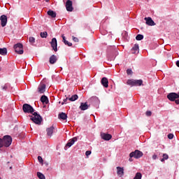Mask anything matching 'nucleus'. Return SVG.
I'll use <instances>...</instances> for the list:
<instances>
[{
    "label": "nucleus",
    "instance_id": "41",
    "mask_svg": "<svg viewBox=\"0 0 179 179\" xmlns=\"http://www.w3.org/2000/svg\"><path fill=\"white\" fill-rule=\"evenodd\" d=\"M173 138H174V135L173 134H169L168 135V138L169 139H173Z\"/></svg>",
    "mask_w": 179,
    "mask_h": 179
},
{
    "label": "nucleus",
    "instance_id": "19",
    "mask_svg": "<svg viewBox=\"0 0 179 179\" xmlns=\"http://www.w3.org/2000/svg\"><path fill=\"white\" fill-rule=\"evenodd\" d=\"M87 108H89V105H87V102L80 103V109L82 111H85V110H87Z\"/></svg>",
    "mask_w": 179,
    "mask_h": 179
},
{
    "label": "nucleus",
    "instance_id": "18",
    "mask_svg": "<svg viewBox=\"0 0 179 179\" xmlns=\"http://www.w3.org/2000/svg\"><path fill=\"white\" fill-rule=\"evenodd\" d=\"M38 92L41 94L45 92V84H41L38 87Z\"/></svg>",
    "mask_w": 179,
    "mask_h": 179
},
{
    "label": "nucleus",
    "instance_id": "37",
    "mask_svg": "<svg viewBox=\"0 0 179 179\" xmlns=\"http://www.w3.org/2000/svg\"><path fill=\"white\" fill-rule=\"evenodd\" d=\"M3 146H5L3 144V138H0V149L1 148H3Z\"/></svg>",
    "mask_w": 179,
    "mask_h": 179
},
{
    "label": "nucleus",
    "instance_id": "8",
    "mask_svg": "<svg viewBox=\"0 0 179 179\" xmlns=\"http://www.w3.org/2000/svg\"><path fill=\"white\" fill-rule=\"evenodd\" d=\"M50 45H51L52 50H54L55 52H57V51H58V48H57L58 43L57 42L56 38H52V41L50 42Z\"/></svg>",
    "mask_w": 179,
    "mask_h": 179
},
{
    "label": "nucleus",
    "instance_id": "17",
    "mask_svg": "<svg viewBox=\"0 0 179 179\" xmlns=\"http://www.w3.org/2000/svg\"><path fill=\"white\" fill-rule=\"evenodd\" d=\"M101 83L103 86V87H108V79H107V78H102Z\"/></svg>",
    "mask_w": 179,
    "mask_h": 179
},
{
    "label": "nucleus",
    "instance_id": "26",
    "mask_svg": "<svg viewBox=\"0 0 179 179\" xmlns=\"http://www.w3.org/2000/svg\"><path fill=\"white\" fill-rule=\"evenodd\" d=\"M8 54V50L6 48H0V55H6Z\"/></svg>",
    "mask_w": 179,
    "mask_h": 179
},
{
    "label": "nucleus",
    "instance_id": "16",
    "mask_svg": "<svg viewBox=\"0 0 179 179\" xmlns=\"http://www.w3.org/2000/svg\"><path fill=\"white\" fill-rule=\"evenodd\" d=\"M46 132L48 136H49V138H51V136H52V134H54V127L51 126L50 127L46 129Z\"/></svg>",
    "mask_w": 179,
    "mask_h": 179
},
{
    "label": "nucleus",
    "instance_id": "20",
    "mask_svg": "<svg viewBox=\"0 0 179 179\" xmlns=\"http://www.w3.org/2000/svg\"><path fill=\"white\" fill-rule=\"evenodd\" d=\"M41 101L43 103V104H48V97H47V96L45 95H43L41 97Z\"/></svg>",
    "mask_w": 179,
    "mask_h": 179
},
{
    "label": "nucleus",
    "instance_id": "32",
    "mask_svg": "<svg viewBox=\"0 0 179 179\" xmlns=\"http://www.w3.org/2000/svg\"><path fill=\"white\" fill-rule=\"evenodd\" d=\"M29 42L30 43V44H31V45H33V44L36 43V38H34V37L31 36L29 38Z\"/></svg>",
    "mask_w": 179,
    "mask_h": 179
},
{
    "label": "nucleus",
    "instance_id": "15",
    "mask_svg": "<svg viewBox=\"0 0 179 179\" xmlns=\"http://www.w3.org/2000/svg\"><path fill=\"white\" fill-rule=\"evenodd\" d=\"M117 174L119 177H122L124 176V167L117 166Z\"/></svg>",
    "mask_w": 179,
    "mask_h": 179
},
{
    "label": "nucleus",
    "instance_id": "39",
    "mask_svg": "<svg viewBox=\"0 0 179 179\" xmlns=\"http://www.w3.org/2000/svg\"><path fill=\"white\" fill-rule=\"evenodd\" d=\"M73 41L74 43H79V39L75 36H73Z\"/></svg>",
    "mask_w": 179,
    "mask_h": 179
},
{
    "label": "nucleus",
    "instance_id": "35",
    "mask_svg": "<svg viewBox=\"0 0 179 179\" xmlns=\"http://www.w3.org/2000/svg\"><path fill=\"white\" fill-rule=\"evenodd\" d=\"M134 179H142V173H137Z\"/></svg>",
    "mask_w": 179,
    "mask_h": 179
},
{
    "label": "nucleus",
    "instance_id": "25",
    "mask_svg": "<svg viewBox=\"0 0 179 179\" xmlns=\"http://www.w3.org/2000/svg\"><path fill=\"white\" fill-rule=\"evenodd\" d=\"M59 118H60V120H63L64 121H65V120L68 118V115H66L65 113H62L59 114Z\"/></svg>",
    "mask_w": 179,
    "mask_h": 179
},
{
    "label": "nucleus",
    "instance_id": "7",
    "mask_svg": "<svg viewBox=\"0 0 179 179\" xmlns=\"http://www.w3.org/2000/svg\"><path fill=\"white\" fill-rule=\"evenodd\" d=\"M75 142H78V137H73V138L69 140L68 143H66V146L64 147V150H67L69 148L73 145Z\"/></svg>",
    "mask_w": 179,
    "mask_h": 179
},
{
    "label": "nucleus",
    "instance_id": "11",
    "mask_svg": "<svg viewBox=\"0 0 179 179\" xmlns=\"http://www.w3.org/2000/svg\"><path fill=\"white\" fill-rule=\"evenodd\" d=\"M1 90H3V92H10L12 87H10V83H7L4 85H1Z\"/></svg>",
    "mask_w": 179,
    "mask_h": 179
},
{
    "label": "nucleus",
    "instance_id": "50",
    "mask_svg": "<svg viewBox=\"0 0 179 179\" xmlns=\"http://www.w3.org/2000/svg\"><path fill=\"white\" fill-rule=\"evenodd\" d=\"M50 0H46V2H49Z\"/></svg>",
    "mask_w": 179,
    "mask_h": 179
},
{
    "label": "nucleus",
    "instance_id": "13",
    "mask_svg": "<svg viewBox=\"0 0 179 179\" xmlns=\"http://www.w3.org/2000/svg\"><path fill=\"white\" fill-rule=\"evenodd\" d=\"M131 54H139V45L135 44L131 50Z\"/></svg>",
    "mask_w": 179,
    "mask_h": 179
},
{
    "label": "nucleus",
    "instance_id": "9",
    "mask_svg": "<svg viewBox=\"0 0 179 179\" xmlns=\"http://www.w3.org/2000/svg\"><path fill=\"white\" fill-rule=\"evenodd\" d=\"M0 21H1V27H5V26L8 24V17L5 15H2L0 17Z\"/></svg>",
    "mask_w": 179,
    "mask_h": 179
},
{
    "label": "nucleus",
    "instance_id": "46",
    "mask_svg": "<svg viewBox=\"0 0 179 179\" xmlns=\"http://www.w3.org/2000/svg\"><path fill=\"white\" fill-rule=\"evenodd\" d=\"M63 101H64V103H66V101H68V98L64 99L63 100Z\"/></svg>",
    "mask_w": 179,
    "mask_h": 179
},
{
    "label": "nucleus",
    "instance_id": "45",
    "mask_svg": "<svg viewBox=\"0 0 179 179\" xmlns=\"http://www.w3.org/2000/svg\"><path fill=\"white\" fill-rule=\"evenodd\" d=\"M152 159L153 160H156L157 159V155H152Z\"/></svg>",
    "mask_w": 179,
    "mask_h": 179
},
{
    "label": "nucleus",
    "instance_id": "34",
    "mask_svg": "<svg viewBox=\"0 0 179 179\" xmlns=\"http://www.w3.org/2000/svg\"><path fill=\"white\" fill-rule=\"evenodd\" d=\"M162 159H161V162H164V160H167L169 159V155L163 154Z\"/></svg>",
    "mask_w": 179,
    "mask_h": 179
},
{
    "label": "nucleus",
    "instance_id": "21",
    "mask_svg": "<svg viewBox=\"0 0 179 179\" xmlns=\"http://www.w3.org/2000/svg\"><path fill=\"white\" fill-rule=\"evenodd\" d=\"M48 16H50V17H57V13H55V11L52 10H49L48 11Z\"/></svg>",
    "mask_w": 179,
    "mask_h": 179
},
{
    "label": "nucleus",
    "instance_id": "49",
    "mask_svg": "<svg viewBox=\"0 0 179 179\" xmlns=\"http://www.w3.org/2000/svg\"><path fill=\"white\" fill-rule=\"evenodd\" d=\"M129 162H132V160L131 159V158H129Z\"/></svg>",
    "mask_w": 179,
    "mask_h": 179
},
{
    "label": "nucleus",
    "instance_id": "40",
    "mask_svg": "<svg viewBox=\"0 0 179 179\" xmlns=\"http://www.w3.org/2000/svg\"><path fill=\"white\" fill-rule=\"evenodd\" d=\"M127 75H131L132 73V69H128L127 70Z\"/></svg>",
    "mask_w": 179,
    "mask_h": 179
},
{
    "label": "nucleus",
    "instance_id": "23",
    "mask_svg": "<svg viewBox=\"0 0 179 179\" xmlns=\"http://www.w3.org/2000/svg\"><path fill=\"white\" fill-rule=\"evenodd\" d=\"M57 56H55V55H52L50 57V64H55V62H57Z\"/></svg>",
    "mask_w": 179,
    "mask_h": 179
},
{
    "label": "nucleus",
    "instance_id": "33",
    "mask_svg": "<svg viewBox=\"0 0 179 179\" xmlns=\"http://www.w3.org/2000/svg\"><path fill=\"white\" fill-rule=\"evenodd\" d=\"M136 40H137V41H141V40H143V35L142 34H138L136 36Z\"/></svg>",
    "mask_w": 179,
    "mask_h": 179
},
{
    "label": "nucleus",
    "instance_id": "51",
    "mask_svg": "<svg viewBox=\"0 0 179 179\" xmlns=\"http://www.w3.org/2000/svg\"><path fill=\"white\" fill-rule=\"evenodd\" d=\"M0 71H1V68H0Z\"/></svg>",
    "mask_w": 179,
    "mask_h": 179
},
{
    "label": "nucleus",
    "instance_id": "3",
    "mask_svg": "<svg viewBox=\"0 0 179 179\" xmlns=\"http://www.w3.org/2000/svg\"><path fill=\"white\" fill-rule=\"evenodd\" d=\"M22 110L24 113H26L27 114H33L34 113V108L29 103L23 104Z\"/></svg>",
    "mask_w": 179,
    "mask_h": 179
},
{
    "label": "nucleus",
    "instance_id": "10",
    "mask_svg": "<svg viewBox=\"0 0 179 179\" xmlns=\"http://www.w3.org/2000/svg\"><path fill=\"white\" fill-rule=\"evenodd\" d=\"M72 1L68 0L66 3V8L68 12H72L73 10V7L72 6Z\"/></svg>",
    "mask_w": 179,
    "mask_h": 179
},
{
    "label": "nucleus",
    "instance_id": "28",
    "mask_svg": "<svg viewBox=\"0 0 179 179\" xmlns=\"http://www.w3.org/2000/svg\"><path fill=\"white\" fill-rule=\"evenodd\" d=\"M91 100L92 101H95L96 104H100V99L97 96H92Z\"/></svg>",
    "mask_w": 179,
    "mask_h": 179
},
{
    "label": "nucleus",
    "instance_id": "31",
    "mask_svg": "<svg viewBox=\"0 0 179 179\" xmlns=\"http://www.w3.org/2000/svg\"><path fill=\"white\" fill-rule=\"evenodd\" d=\"M122 36L124 40H128V32L124 31L122 34Z\"/></svg>",
    "mask_w": 179,
    "mask_h": 179
},
{
    "label": "nucleus",
    "instance_id": "38",
    "mask_svg": "<svg viewBox=\"0 0 179 179\" xmlns=\"http://www.w3.org/2000/svg\"><path fill=\"white\" fill-rule=\"evenodd\" d=\"M145 115H147V117H150V115H152V111L148 110V111L145 113Z\"/></svg>",
    "mask_w": 179,
    "mask_h": 179
},
{
    "label": "nucleus",
    "instance_id": "43",
    "mask_svg": "<svg viewBox=\"0 0 179 179\" xmlns=\"http://www.w3.org/2000/svg\"><path fill=\"white\" fill-rule=\"evenodd\" d=\"M85 155L86 156H90V155H92V151H86Z\"/></svg>",
    "mask_w": 179,
    "mask_h": 179
},
{
    "label": "nucleus",
    "instance_id": "14",
    "mask_svg": "<svg viewBox=\"0 0 179 179\" xmlns=\"http://www.w3.org/2000/svg\"><path fill=\"white\" fill-rule=\"evenodd\" d=\"M101 138L103 139V141H110L111 138H113V136L111 134L103 133L101 134Z\"/></svg>",
    "mask_w": 179,
    "mask_h": 179
},
{
    "label": "nucleus",
    "instance_id": "44",
    "mask_svg": "<svg viewBox=\"0 0 179 179\" xmlns=\"http://www.w3.org/2000/svg\"><path fill=\"white\" fill-rule=\"evenodd\" d=\"M62 41H63V43H65V41H66V38L65 37V36H64V35H62Z\"/></svg>",
    "mask_w": 179,
    "mask_h": 179
},
{
    "label": "nucleus",
    "instance_id": "12",
    "mask_svg": "<svg viewBox=\"0 0 179 179\" xmlns=\"http://www.w3.org/2000/svg\"><path fill=\"white\" fill-rule=\"evenodd\" d=\"M144 20H145V23L146 24H148V26H155L156 24V23H155V21H153V20H152V17H145Z\"/></svg>",
    "mask_w": 179,
    "mask_h": 179
},
{
    "label": "nucleus",
    "instance_id": "24",
    "mask_svg": "<svg viewBox=\"0 0 179 179\" xmlns=\"http://www.w3.org/2000/svg\"><path fill=\"white\" fill-rule=\"evenodd\" d=\"M127 85H128L129 86H131V87L135 86V80L134 79L127 80Z\"/></svg>",
    "mask_w": 179,
    "mask_h": 179
},
{
    "label": "nucleus",
    "instance_id": "5",
    "mask_svg": "<svg viewBox=\"0 0 179 179\" xmlns=\"http://www.w3.org/2000/svg\"><path fill=\"white\" fill-rule=\"evenodd\" d=\"M14 50L17 54L22 55L23 54V45L22 43H17L14 45Z\"/></svg>",
    "mask_w": 179,
    "mask_h": 179
},
{
    "label": "nucleus",
    "instance_id": "47",
    "mask_svg": "<svg viewBox=\"0 0 179 179\" xmlns=\"http://www.w3.org/2000/svg\"><path fill=\"white\" fill-rule=\"evenodd\" d=\"M176 65H177V66H178V68H179V60H178V61L176 62Z\"/></svg>",
    "mask_w": 179,
    "mask_h": 179
},
{
    "label": "nucleus",
    "instance_id": "48",
    "mask_svg": "<svg viewBox=\"0 0 179 179\" xmlns=\"http://www.w3.org/2000/svg\"><path fill=\"white\" fill-rule=\"evenodd\" d=\"M65 103V102L63 101V102H62V105L64 106Z\"/></svg>",
    "mask_w": 179,
    "mask_h": 179
},
{
    "label": "nucleus",
    "instance_id": "4",
    "mask_svg": "<svg viewBox=\"0 0 179 179\" xmlns=\"http://www.w3.org/2000/svg\"><path fill=\"white\" fill-rule=\"evenodd\" d=\"M3 143L4 148H9L12 145V137L10 136H4L3 137Z\"/></svg>",
    "mask_w": 179,
    "mask_h": 179
},
{
    "label": "nucleus",
    "instance_id": "6",
    "mask_svg": "<svg viewBox=\"0 0 179 179\" xmlns=\"http://www.w3.org/2000/svg\"><path fill=\"white\" fill-rule=\"evenodd\" d=\"M130 157H134L135 159H141L143 156V152L140 150H136L129 155Z\"/></svg>",
    "mask_w": 179,
    "mask_h": 179
},
{
    "label": "nucleus",
    "instance_id": "42",
    "mask_svg": "<svg viewBox=\"0 0 179 179\" xmlns=\"http://www.w3.org/2000/svg\"><path fill=\"white\" fill-rule=\"evenodd\" d=\"M38 160L39 162V163H43V157H41V156H38Z\"/></svg>",
    "mask_w": 179,
    "mask_h": 179
},
{
    "label": "nucleus",
    "instance_id": "1",
    "mask_svg": "<svg viewBox=\"0 0 179 179\" xmlns=\"http://www.w3.org/2000/svg\"><path fill=\"white\" fill-rule=\"evenodd\" d=\"M30 119L31 121H33V122H34V124H36L37 125H40V124H41V121H43L41 115H40V114L37 113L36 112H34L32 113Z\"/></svg>",
    "mask_w": 179,
    "mask_h": 179
},
{
    "label": "nucleus",
    "instance_id": "36",
    "mask_svg": "<svg viewBox=\"0 0 179 179\" xmlns=\"http://www.w3.org/2000/svg\"><path fill=\"white\" fill-rule=\"evenodd\" d=\"M64 44H65V45H68V47H72V43H71V42H69L68 41H66L64 42Z\"/></svg>",
    "mask_w": 179,
    "mask_h": 179
},
{
    "label": "nucleus",
    "instance_id": "30",
    "mask_svg": "<svg viewBox=\"0 0 179 179\" xmlns=\"http://www.w3.org/2000/svg\"><path fill=\"white\" fill-rule=\"evenodd\" d=\"M40 36L42 38H47V36H48V34L47 31L41 32Z\"/></svg>",
    "mask_w": 179,
    "mask_h": 179
},
{
    "label": "nucleus",
    "instance_id": "2",
    "mask_svg": "<svg viewBox=\"0 0 179 179\" xmlns=\"http://www.w3.org/2000/svg\"><path fill=\"white\" fill-rule=\"evenodd\" d=\"M167 99L170 101H175L176 104H179V95L176 93L171 92L167 95Z\"/></svg>",
    "mask_w": 179,
    "mask_h": 179
},
{
    "label": "nucleus",
    "instance_id": "29",
    "mask_svg": "<svg viewBox=\"0 0 179 179\" xmlns=\"http://www.w3.org/2000/svg\"><path fill=\"white\" fill-rule=\"evenodd\" d=\"M37 176L39 179H45V176L41 173V172H37Z\"/></svg>",
    "mask_w": 179,
    "mask_h": 179
},
{
    "label": "nucleus",
    "instance_id": "27",
    "mask_svg": "<svg viewBox=\"0 0 179 179\" xmlns=\"http://www.w3.org/2000/svg\"><path fill=\"white\" fill-rule=\"evenodd\" d=\"M79 99V96L77 94L73 95L69 99L70 101H75Z\"/></svg>",
    "mask_w": 179,
    "mask_h": 179
},
{
    "label": "nucleus",
    "instance_id": "22",
    "mask_svg": "<svg viewBox=\"0 0 179 179\" xmlns=\"http://www.w3.org/2000/svg\"><path fill=\"white\" fill-rule=\"evenodd\" d=\"M143 80H134V86H143Z\"/></svg>",
    "mask_w": 179,
    "mask_h": 179
}]
</instances>
